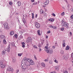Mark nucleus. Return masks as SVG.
<instances>
[{
  "label": "nucleus",
  "mask_w": 73,
  "mask_h": 73,
  "mask_svg": "<svg viewBox=\"0 0 73 73\" xmlns=\"http://www.w3.org/2000/svg\"><path fill=\"white\" fill-rule=\"evenodd\" d=\"M26 61L29 62L31 65H34L35 64V63L33 60H32V59L27 58H24L22 60V62H23L24 63L25 65H21V67L23 69V71H25L26 69L32 70V68L30 67V65L28 64V63H27Z\"/></svg>",
  "instance_id": "nucleus-1"
},
{
  "label": "nucleus",
  "mask_w": 73,
  "mask_h": 73,
  "mask_svg": "<svg viewBox=\"0 0 73 73\" xmlns=\"http://www.w3.org/2000/svg\"><path fill=\"white\" fill-rule=\"evenodd\" d=\"M4 26V28L5 29L8 30L9 29V26H8V23L7 22H5L4 24L3 25Z\"/></svg>",
  "instance_id": "nucleus-2"
},
{
  "label": "nucleus",
  "mask_w": 73,
  "mask_h": 73,
  "mask_svg": "<svg viewBox=\"0 0 73 73\" xmlns=\"http://www.w3.org/2000/svg\"><path fill=\"white\" fill-rule=\"evenodd\" d=\"M46 52L51 54L53 53V51L52 50V49H48L47 50H46Z\"/></svg>",
  "instance_id": "nucleus-3"
},
{
  "label": "nucleus",
  "mask_w": 73,
  "mask_h": 73,
  "mask_svg": "<svg viewBox=\"0 0 73 73\" xmlns=\"http://www.w3.org/2000/svg\"><path fill=\"white\" fill-rule=\"evenodd\" d=\"M32 41V39L31 37H28L27 39V43H29V42H31Z\"/></svg>",
  "instance_id": "nucleus-4"
},
{
  "label": "nucleus",
  "mask_w": 73,
  "mask_h": 73,
  "mask_svg": "<svg viewBox=\"0 0 73 73\" xmlns=\"http://www.w3.org/2000/svg\"><path fill=\"white\" fill-rule=\"evenodd\" d=\"M0 66L1 68H5V66H6V65L5 64L3 63L2 62H0Z\"/></svg>",
  "instance_id": "nucleus-5"
},
{
  "label": "nucleus",
  "mask_w": 73,
  "mask_h": 73,
  "mask_svg": "<svg viewBox=\"0 0 73 73\" xmlns=\"http://www.w3.org/2000/svg\"><path fill=\"white\" fill-rule=\"evenodd\" d=\"M35 25L37 28H40V25L37 23H35Z\"/></svg>",
  "instance_id": "nucleus-6"
},
{
  "label": "nucleus",
  "mask_w": 73,
  "mask_h": 73,
  "mask_svg": "<svg viewBox=\"0 0 73 73\" xmlns=\"http://www.w3.org/2000/svg\"><path fill=\"white\" fill-rule=\"evenodd\" d=\"M7 70L8 71H11V70H13V69L11 68L10 67H8L7 68Z\"/></svg>",
  "instance_id": "nucleus-7"
},
{
  "label": "nucleus",
  "mask_w": 73,
  "mask_h": 73,
  "mask_svg": "<svg viewBox=\"0 0 73 73\" xmlns=\"http://www.w3.org/2000/svg\"><path fill=\"white\" fill-rule=\"evenodd\" d=\"M62 22L63 24V25H62V26H63V27H66V23H65V22H64L63 21H62Z\"/></svg>",
  "instance_id": "nucleus-8"
},
{
  "label": "nucleus",
  "mask_w": 73,
  "mask_h": 73,
  "mask_svg": "<svg viewBox=\"0 0 73 73\" xmlns=\"http://www.w3.org/2000/svg\"><path fill=\"white\" fill-rule=\"evenodd\" d=\"M55 68L58 71L59 70V69H60V67H59V66H55Z\"/></svg>",
  "instance_id": "nucleus-9"
},
{
  "label": "nucleus",
  "mask_w": 73,
  "mask_h": 73,
  "mask_svg": "<svg viewBox=\"0 0 73 73\" xmlns=\"http://www.w3.org/2000/svg\"><path fill=\"white\" fill-rule=\"evenodd\" d=\"M0 37L1 40H3V39H5V36L3 35L1 36Z\"/></svg>",
  "instance_id": "nucleus-10"
},
{
  "label": "nucleus",
  "mask_w": 73,
  "mask_h": 73,
  "mask_svg": "<svg viewBox=\"0 0 73 73\" xmlns=\"http://www.w3.org/2000/svg\"><path fill=\"white\" fill-rule=\"evenodd\" d=\"M48 21H51V22H53L54 21V19H48Z\"/></svg>",
  "instance_id": "nucleus-11"
},
{
  "label": "nucleus",
  "mask_w": 73,
  "mask_h": 73,
  "mask_svg": "<svg viewBox=\"0 0 73 73\" xmlns=\"http://www.w3.org/2000/svg\"><path fill=\"white\" fill-rule=\"evenodd\" d=\"M22 21L24 24H25V23H26V21H25V19L24 18H23Z\"/></svg>",
  "instance_id": "nucleus-12"
},
{
  "label": "nucleus",
  "mask_w": 73,
  "mask_h": 73,
  "mask_svg": "<svg viewBox=\"0 0 73 73\" xmlns=\"http://www.w3.org/2000/svg\"><path fill=\"white\" fill-rule=\"evenodd\" d=\"M69 48H70V47H69V46H66V50H69Z\"/></svg>",
  "instance_id": "nucleus-13"
},
{
  "label": "nucleus",
  "mask_w": 73,
  "mask_h": 73,
  "mask_svg": "<svg viewBox=\"0 0 73 73\" xmlns=\"http://www.w3.org/2000/svg\"><path fill=\"white\" fill-rule=\"evenodd\" d=\"M22 47H23V48H25V43L24 42H22Z\"/></svg>",
  "instance_id": "nucleus-14"
},
{
  "label": "nucleus",
  "mask_w": 73,
  "mask_h": 73,
  "mask_svg": "<svg viewBox=\"0 0 73 73\" xmlns=\"http://www.w3.org/2000/svg\"><path fill=\"white\" fill-rule=\"evenodd\" d=\"M16 60L14 58H13L12 59V62L13 63H16Z\"/></svg>",
  "instance_id": "nucleus-15"
},
{
  "label": "nucleus",
  "mask_w": 73,
  "mask_h": 73,
  "mask_svg": "<svg viewBox=\"0 0 73 73\" xmlns=\"http://www.w3.org/2000/svg\"><path fill=\"white\" fill-rule=\"evenodd\" d=\"M41 65L43 67H45V64L44 63H42Z\"/></svg>",
  "instance_id": "nucleus-16"
},
{
  "label": "nucleus",
  "mask_w": 73,
  "mask_h": 73,
  "mask_svg": "<svg viewBox=\"0 0 73 73\" xmlns=\"http://www.w3.org/2000/svg\"><path fill=\"white\" fill-rule=\"evenodd\" d=\"M8 48V49L7 48V49H6V50L8 52H10V49H11V48Z\"/></svg>",
  "instance_id": "nucleus-17"
},
{
  "label": "nucleus",
  "mask_w": 73,
  "mask_h": 73,
  "mask_svg": "<svg viewBox=\"0 0 73 73\" xmlns=\"http://www.w3.org/2000/svg\"><path fill=\"white\" fill-rule=\"evenodd\" d=\"M10 35H13L14 34V32L13 31H11L10 33Z\"/></svg>",
  "instance_id": "nucleus-18"
},
{
  "label": "nucleus",
  "mask_w": 73,
  "mask_h": 73,
  "mask_svg": "<svg viewBox=\"0 0 73 73\" xmlns=\"http://www.w3.org/2000/svg\"><path fill=\"white\" fill-rule=\"evenodd\" d=\"M66 28L67 29L69 28V25L67 23H66Z\"/></svg>",
  "instance_id": "nucleus-19"
},
{
  "label": "nucleus",
  "mask_w": 73,
  "mask_h": 73,
  "mask_svg": "<svg viewBox=\"0 0 73 73\" xmlns=\"http://www.w3.org/2000/svg\"><path fill=\"white\" fill-rule=\"evenodd\" d=\"M40 30L38 31H37L38 34V35H39V36H40V35H41V34H40Z\"/></svg>",
  "instance_id": "nucleus-20"
},
{
  "label": "nucleus",
  "mask_w": 73,
  "mask_h": 73,
  "mask_svg": "<svg viewBox=\"0 0 73 73\" xmlns=\"http://www.w3.org/2000/svg\"><path fill=\"white\" fill-rule=\"evenodd\" d=\"M18 5L19 6H20L21 5V2H18Z\"/></svg>",
  "instance_id": "nucleus-21"
},
{
  "label": "nucleus",
  "mask_w": 73,
  "mask_h": 73,
  "mask_svg": "<svg viewBox=\"0 0 73 73\" xmlns=\"http://www.w3.org/2000/svg\"><path fill=\"white\" fill-rule=\"evenodd\" d=\"M63 59H64V60H66V59H67V56H64L63 57Z\"/></svg>",
  "instance_id": "nucleus-22"
},
{
  "label": "nucleus",
  "mask_w": 73,
  "mask_h": 73,
  "mask_svg": "<svg viewBox=\"0 0 73 73\" xmlns=\"http://www.w3.org/2000/svg\"><path fill=\"white\" fill-rule=\"evenodd\" d=\"M52 28H53V29H57V27H56L55 26H53Z\"/></svg>",
  "instance_id": "nucleus-23"
},
{
  "label": "nucleus",
  "mask_w": 73,
  "mask_h": 73,
  "mask_svg": "<svg viewBox=\"0 0 73 73\" xmlns=\"http://www.w3.org/2000/svg\"><path fill=\"white\" fill-rule=\"evenodd\" d=\"M62 45L63 47H65V42H64L62 43Z\"/></svg>",
  "instance_id": "nucleus-24"
},
{
  "label": "nucleus",
  "mask_w": 73,
  "mask_h": 73,
  "mask_svg": "<svg viewBox=\"0 0 73 73\" xmlns=\"http://www.w3.org/2000/svg\"><path fill=\"white\" fill-rule=\"evenodd\" d=\"M11 44L12 45V46H15V43L13 42L11 43Z\"/></svg>",
  "instance_id": "nucleus-25"
},
{
  "label": "nucleus",
  "mask_w": 73,
  "mask_h": 73,
  "mask_svg": "<svg viewBox=\"0 0 73 73\" xmlns=\"http://www.w3.org/2000/svg\"><path fill=\"white\" fill-rule=\"evenodd\" d=\"M71 57L72 58V60H73V52L71 54Z\"/></svg>",
  "instance_id": "nucleus-26"
},
{
  "label": "nucleus",
  "mask_w": 73,
  "mask_h": 73,
  "mask_svg": "<svg viewBox=\"0 0 73 73\" xmlns=\"http://www.w3.org/2000/svg\"><path fill=\"white\" fill-rule=\"evenodd\" d=\"M44 41H45L44 40H42L41 41V44H43V43H44Z\"/></svg>",
  "instance_id": "nucleus-27"
},
{
  "label": "nucleus",
  "mask_w": 73,
  "mask_h": 73,
  "mask_svg": "<svg viewBox=\"0 0 73 73\" xmlns=\"http://www.w3.org/2000/svg\"><path fill=\"white\" fill-rule=\"evenodd\" d=\"M60 53L61 54H64V51L63 50H61L60 51Z\"/></svg>",
  "instance_id": "nucleus-28"
},
{
  "label": "nucleus",
  "mask_w": 73,
  "mask_h": 73,
  "mask_svg": "<svg viewBox=\"0 0 73 73\" xmlns=\"http://www.w3.org/2000/svg\"><path fill=\"white\" fill-rule=\"evenodd\" d=\"M33 47L35 49H37V46L35 45H34L33 46Z\"/></svg>",
  "instance_id": "nucleus-29"
},
{
  "label": "nucleus",
  "mask_w": 73,
  "mask_h": 73,
  "mask_svg": "<svg viewBox=\"0 0 73 73\" xmlns=\"http://www.w3.org/2000/svg\"><path fill=\"white\" fill-rule=\"evenodd\" d=\"M32 19H34V14L32 13Z\"/></svg>",
  "instance_id": "nucleus-30"
},
{
  "label": "nucleus",
  "mask_w": 73,
  "mask_h": 73,
  "mask_svg": "<svg viewBox=\"0 0 73 73\" xmlns=\"http://www.w3.org/2000/svg\"><path fill=\"white\" fill-rule=\"evenodd\" d=\"M70 9H71V11L73 13V7H71Z\"/></svg>",
  "instance_id": "nucleus-31"
},
{
  "label": "nucleus",
  "mask_w": 73,
  "mask_h": 73,
  "mask_svg": "<svg viewBox=\"0 0 73 73\" xmlns=\"http://www.w3.org/2000/svg\"><path fill=\"white\" fill-rule=\"evenodd\" d=\"M60 30H61V31H63L64 30V27H62L61 28Z\"/></svg>",
  "instance_id": "nucleus-32"
},
{
  "label": "nucleus",
  "mask_w": 73,
  "mask_h": 73,
  "mask_svg": "<svg viewBox=\"0 0 73 73\" xmlns=\"http://www.w3.org/2000/svg\"><path fill=\"white\" fill-rule=\"evenodd\" d=\"M12 4H13V3L12 2H9V4L10 5H12Z\"/></svg>",
  "instance_id": "nucleus-33"
},
{
  "label": "nucleus",
  "mask_w": 73,
  "mask_h": 73,
  "mask_svg": "<svg viewBox=\"0 0 73 73\" xmlns=\"http://www.w3.org/2000/svg\"><path fill=\"white\" fill-rule=\"evenodd\" d=\"M14 36L15 38H16L17 37V34H15Z\"/></svg>",
  "instance_id": "nucleus-34"
},
{
  "label": "nucleus",
  "mask_w": 73,
  "mask_h": 73,
  "mask_svg": "<svg viewBox=\"0 0 73 73\" xmlns=\"http://www.w3.org/2000/svg\"><path fill=\"white\" fill-rule=\"evenodd\" d=\"M54 62H56V63H57V64L58 63V61L56 60H54Z\"/></svg>",
  "instance_id": "nucleus-35"
},
{
  "label": "nucleus",
  "mask_w": 73,
  "mask_h": 73,
  "mask_svg": "<svg viewBox=\"0 0 73 73\" xmlns=\"http://www.w3.org/2000/svg\"><path fill=\"white\" fill-rule=\"evenodd\" d=\"M50 73H56V72H55V71H54L50 72Z\"/></svg>",
  "instance_id": "nucleus-36"
},
{
  "label": "nucleus",
  "mask_w": 73,
  "mask_h": 73,
  "mask_svg": "<svg viewBox=\"0 0 73 73\" xmlns=\"http://www.w3.org/2000/svg\"><path fill=\"white\" fill-rule=\"evenodd\" d=\"M45 48V49H48V46H45L44 47Z\"/></svg>",
  "instance_id": "nucleus-37"
},
{
  "label": "nucleus",
  "mask_w": 73,
  "mask_h": 73,
  "mask_svg": "<svg viewBox=\"0 0 73 73\" xmlns=\"http://www.w3.org/2000/svg\"><path fill=\"white\" fill-rule=\"evenodd\" d=\"M37 4V3L36 2H35L34 3H33V5H36V4Z\"/></svg>",
  "instance_id": "nucleus-38"
},
{
  "label": "nucleus",
  "mask_w": 73,
  "mask_h": 73,
  "mask_svg": "<svg viewBox=\"0 0 73 73\" xmlns=\"http://www.w3.org/2000/svg\"><path fill=\"white\" fill-rule=\"evenodd\" d=\"M5 51H3L2 52V53L3 54V55H4V54H5Z\"/></svg>",
  "instance_id": "nucleus-39"
},
{
  "label": "nucleus",
  "mask_w": 73,
  "mask_h": 73,
  "mask_svg": "<svg viewBox=\"0 0 73 73\" xmlns=\"http://www.w3.org/2000/svg\"><path fill=\"white\" fill-rule=\"evenodd\" d=\"M64 13H64V12L63 13H62L61 14V15H62V16H64Z\"/></svg>",
  "instance_id": "nucleus-40"
},
{
  "label": "nucleus",
  "mask_w": 73,
  "mask_h": 73,
  "mask_svg": "<svg viewBox=\"0 0 73 73\" xmlns=\"http://www.w3.org/2000/svg\"><path fill=\"white\" fill-rule=\"evenodd\" d=\"M44 61L45 62H48V59H45Z\"/></svg>",
  "instance_id": "nucleus-41"
},
{
  "label": "nucleus",
  "mask_w": 73,
  "mask_h": 73,
  "mask_svg": "<svg viewBox=\"0 0 73 73\" xmlns=\"http://www.w3.org/2000/svg\"><path fill=\"white\" fill-rule=\"evenodd\" d=\"M22 55V54H18V56H21Z\"/></svg>",
  "instance_id": "nucleus-42"
},
{
  "label": "nucleus",
  "mask_w": 73,
  "mask_h": 73,
  "mask_svg": "<svg viewBox=\"0 0 73 73\" xmlns=\"http://www.w3.org/2000/svg\"><path fill=\"white\" fill-rule=\"evenodd\" d=\"M47 3V1H46L44 3V4H45V5H48V3Z\"/></svg>",
  "instance_id": "nucleus-43"
},
{
  "label": "nucleus",
  "mask_w": 73,
  "mask_h": 73,
  "mask_svg": "<svg viewBox=\"0 0 73 73\" xmlns=\"http://www.w3.org/2000/svg\"><path fill=\"white\" fill-rule=\"evenodd\" d=\"M20 37H21V39H22L23 38V36H22L21 35L20 36Z\"/></svg>",
  "instance_id": "nucleus-44"
},
{
  "label": "nucleus",
  "mask_w": 73,
  "mask_h": 73,
  "mask_svg": "<svg viewBox=\"0 0 73 73\" xmlns=\"http://www.w3.org/2000/svg\"><path fill=\"white\" fill-rule=\"evenodd\" d=\"M10 46H11V44H9L8 46V48H10Z\"/></svg>",
  "instance_id": "nucleus-45"
},
{
  "label": "nucleus",
  "mask_w": 73,
  "mask_h": 73,
  "mask_svg": "<svg viewBox=\"0 0 73 73\" xmlns=\"http://www.w3.org/2000/svg\"><path fill=\"white\" fill-rule=\"evenodd\" d=\"M49 62L50 64H52V63H53L52 62V61H50Z\"/></svg>",
  "instance_id": "nucleus-46"
},
{
  "label": "nucleus",
  "mask_w": 73,
  "mask_h": 73,
  "mask_svg": "<svg viewBox=\"0 0 73 73\" xmlns=\"http://www.w3.org/2000/svg\"><path fill=\"white\" fill-rule=\"evenodd\" d=\"M64 73H68V71H66V70H65L64 72Z\"/></svg>",
  "instance_id": "nucleus-47"
},
{
  "label": "nucleus",
  "mask_w": 73,
  "mask_h": 73,
  "mask_svg": "<svg viewBox=\"0 0 73 73\" xmlns=\"http://www.w3.org/2000/svg\"><path fill=\"white\" fill-rule=\"evenodd\" d=\"M3 42H5V43H6V40H5V39H4L3 40Z\"/></svg>",
  "instance_id": "nucleus-48"
},
{
  "label": "nucleus",
  "mask_w": 73,
  "mask_h": 73,
  "mask_svg": "<svg viewBox=\"0 0 73 73\" xmlns=\"http://www.w3.org/2000/svg\"><path fill=\"white\" fill-rule=\"evenodd\" d=\"M49 27L50 28H52V27L53 26H52V25H50L49 26Z\"/></svg>",
  "instance_id": "nucleus-49"
},
{
  "label": "nucleus",
  "mask_w": 73,
  "mask_h": 73,
  "mask_svg": "<svg viewBox=\"0 0 73 73\" xmlns=\"http://www.w3.org/2000/svg\"><path fill=\"white\" fill-rule=\"evenodd\" d=\"M71 19H73V15L70 17Z\"/></svg>",
  "instance_id": "nucleus-50"
},
{
  "label": "nucleus",
  "mask_w": 73,
  "mask_h": 73,
  "mask_svg": "<svg viewBox=\"0 0 73 73\" xmlns=\"http://www.w3.org/2000/svg\"><path fill=\"white\" fill-rule=\"evenodd\" d=\"M16 71L17 72V73H18V72H19V70H16Z\"/></svg>",
  "instance_id": "nucleus-51"
},
{
  "label": "nucleus",
  "mask_w": 73,
  "mask_h": 73,
  "mask_svg": "<svg viewBox=\"0 0 73 73\" xmlns=\"http://www.w3.org/2000/svg\"><path fill=\"white\" fill-rule=\"evenodd\" d=\"M50 33V31H49L47 32V33Z\"/></svg>",
  "instance_id": "nucleus-52"
},
{
  "label": "nucleus",
  "mask_w": 73,
  "mask_h": 73,
  "mask_svg": "<svg viewBox=\"0 0 73 73\" xmlns=\"http://www.w3.org/2000/svg\"><path fill=\"white\" fill-rule=\"evenodd\" d=\"M55 46H52V48H53V49H55Z\"/></svg>",
  "instance_id": "nucleus-53"
},
{
  "label": "nucleus",
  "mask_w": 73,
  "mask_h": 73,
  "mask_svg": "<svg viewBox=\"0 0 73 73\" xmlns=\"http://www.w3.org/2000/svg\"><path fill=\"white\" fill-rule=\"evenodd\" d=\"M67 7H68V8H70V5H67Z\"/></svg>",
  "instance_id": "nucleus-54"
},
{
  "label": "nucleus",
  "mask_w": 73,
  "mask_h": 73,
  "mask_svg": "<svg viewBox=\"0 0 73 73\" xmlns=\"http://www.w3.org/2000/svg\"><path fill=\"white\" fill-rule=\"evenodd\" d=\"M21 38L20 36H19V37L18 38V40H21Z\"/></svg>",
  "instance_id": "nucleus-55"
},
{
  "label": "nucleus",
  "mask_w": 73,
  "mask_h": 73,
  "mask_svg": "<svg viewBox=\"0 0 73 73\" xmlns=\"http://www.w3.org/2000/svg\"><path fill=\"white\" fill-rule=\"evenodd\" d=\"M52 15L53 16H54V17L56 16V15H55V14H54V13L52 14Z\"/></svg>",
  "instance_id": "nucleus-56"
},
{
  "label": "nucleus",
  "mask_w": 73,
  "mask_h": 73,
  "mask_svg": "<svg viewBox=\"0 0 73 73\" xmlns=\"http://www.w3.org/2000/svg\"><path fill=\"white\" fill-rule=\"evenodd\" d=\"M39 52H40L41 51V48H39Z\"/></svg>",
  "instance_id": "nucleus-57"
},
{
  "label": "nucleus",
  "mask_w": 73,
  "mask_h": 73,
  "mask_svg": "<svg viewBox=\"0 0 73 73\" xmlns=\"http://www.w3.org/2000/svg\"><path fill=\"white\" fill-rule=\"evenodd\" d=\"M70 35H72V32H70Z\"/></svg>",
  "instance_id": "nucleus-58"
},
{
  "label": "nucleus",
  "mask_w": 73,
  "mask_h": 73,
  "mask_svg": "<svg viewBox=\"0 0 73 73\" xmlns=\"http://www.w3.org/2000/svg\"><path fill=\"white\" fill-rule=\"evenodd\" d=\"M34 58L35 60H37V58H36V56H34Z\"/></svg>",
  "instance_id": "nucleus-59"
},
{
  "label": "nucleus",
  "mask_w": 73,
  "mask_h": 73,
  "mask_svg": "<svg viewBox=\"0 0 73 73\" xmlns=\"http://www.w3.org/2000/svg\"><path fill=\"white\" fill-rule=\"evenodd\" d=\"M47 1V4H49V1Z\"/></svg>",
  "instance_id": "nucleus-60"
},
{
  "label": "nucleus",
  "mask_w": 73,
  "mask_h": 73,
  "mask_svg": "<svg viewBox=\"0 0 73 73\" xmlns=\"http://www.w3.org/2000/svg\"><path fill=\"white\" fill-rule=\"evenodd\" d=\"M31 2H34V0H31Z\"/></svg>",
  "instance_id": "nucleus-61"
},
{
  "label": "nucleus",
  "mask_w": 73,
  "mask_h": 73,
  "mask_svg": "<svg viewBox=\"0 0 73 73\" xmlns=\"http://www.w3.org/2000/svg\"><path fill=\"white\" fill-rule=\"evenodd\" d=\"M38 47H39V48H41V46L40 45H38Z\"/></svg>",
  "instance_id": "nucleus-62"
},
{
  "label": "nucleus",
  "mask_w": 73,
  "mask_h": 73,
  "mask_svg": "<svg viewBox=\"0 0 73 73\" xmlns=\"http://www.w3.org/2000/svg\"><path fill=\"white\" fill-rule=\"evenodd\" d=\"M46 38H48V36H46Z\"/></svg>",
  "instance_id": "nucleus-63"
},
{
  "label": "nucleus",
  "mask_w": 73,
  "mask_h": 73,
  "mask_svg": "<svg viewBox=\"0 0 73 73\" xmlns=\"http://www.w3.org/2000/svg\"><path fill=\"white\" fill-rule=\"evenodd\" d=\"M37 17V14L36 15L35 17Z\"/></svg>",
  "instance_id": "nucleus-64"
}]
</instances>
